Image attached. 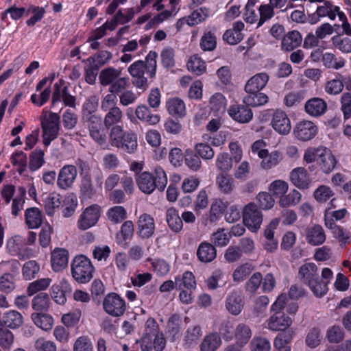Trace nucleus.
Listing matches in <instances>:
<instances>
[{
    "instance_id": "f257e3e1",
    "label": "nucleus",
    "mask_w": 351,
    "mask_h": 351,
    "mask_svg": "<svg viewBox=\"0 0 351 351\" xmlns=\"http://www.w3.org/2000/svg\"><path fill=\"white\" fill-rule=\"evenodd\" d=\"M269 80V76L265 72L258 73L250 77L245 86L246 95L243 97V103L253 107L266 104L269 97L261 91L266 86Z\"/></svg>"
},
{
    "instance_id": "f03ea898",
    "label": "nucleus",
    "mask_w": 351,
    "mask_h": 351,
    "mask_svg": "<svg viewBox=\"0 0 351 351\" xmlns=\"http://www.w3.org/2000/svg\"><path fill=\"white\" fill-rule=\"evenodd\" d=\"M158 54L150 51L145 58V62L137 60L128 67V72L133 77V84L138 88L145 90L148 87L147 78L144 76L146 70L148 75L152 78L156 75Z\"/></svg>"
},
{
    "instance_id": "7ed1b4c3",
    "label": "nucleus",
    "mask_w": 351,
    "mask_h": 351,
    "mask_svg": "<svg viewBox=\"0 0 351 351\" xmlns=\"http://www.w3.org/2000/svg\"><path fill=\"white\" fill-rule=\"evenodd\" d=\"M167 176L160 166L154 167L153 173L143 171L136 176L138 189L144 193L151 194L156 189L163 191L167 184Z\"/></svg>"
},
{
    "instance_id": "20e7f679",
    "label": "nucleus",
    "mask_w": 351,
    "mask_h": 351,
    "mask_svg": "<svg viewBox=\"0 0 351 351\" xmlns=\"http://www.w3.org/2000/svg\"><path fill=\"white\" fill-rule=\"evenodd\" d=\"M304 160L306 163L316 162L319 168L326 174L335 169L337 162L332 152L324 146L308 147L304 152Z\"/></svg>"
},
{
    "instance_id": "39448f33",
    "label": "nucleus",
    "mask_w": 351,
    "mask_h": 351,
    "mask_svg": "<svg viewBox=\"0 0 351 351\" xmlns=\"http://www.w3.org/2000/svg\"><path fill=\"white\" fill-rule=\"evenodd\" d=\"M40 121L43 131V142L45 147H47L51 141L58 137L60 130V116L45 108L42 110Z\"/></svg>"
},
{
    "instance_id": "423d86ee",
    "label": "nucleus",
    "mask_w": 351,
    "mask_h": 351,
    "mask_svg": "<svg viewBox=\"0 0 351 351\" xmlns=\"http://www.w3.org/2000/svg\"><path fill=\"white\" fill-rule=\"evenodd\" d=\"M95 267L90 260L84 255H79L74 258L71 263V274L73 278L80 283H87L93 277Z\"/></svg>"
},
{
    "instance_id": "0eeeda50",
    "label": "nucleus",
    "mask_w": 351,
    "mask_h": 351,
    "mask_svg": "<svg viewBox=\"0 0 351 351\" xmlns=\"http://www.w3.org/2000/svg\"><path fill=\"white\" fill-rule=\"evenodd\" d=\"M293 323L292 319L282 311L273 313L271 316L264 323V327L271 331H280L284 332L289 330Z\"/></svg>"
},
{
    "instance_id": "6e6552de",
    "label": "nucleus",
    "mask_w": 351,
    "mask_h": 351,
    "mask_svg": "<svg viewBox=\"0 0 351 351\" xmlns=\"http://www.w3.org/2000/svg\"><path fill=\"white\" fill-rule=\"evenodd\" d=\"M243 223L252 232H256L261 226L263 214L254 203L247 204L243 210Z\"/></svg>"
},
{
    "instance_id": "1a4fd4ad",
    "label": "nucleus",
    "mask_w": 351,
    "mask_h": 351,
    "mask_svg": "<svg viewBox=\"0 0 351 351\" xmlns=\"http://www.w3.org/2000/svg\"><path fill=\"white\" fill-rule=\"evenodd\" d=\"M104 311L113 317L122 316L126 310V303L123 298L116 293L108 294L103 302Z\"/></svg>"
},
{
    "instance_id": "9d476101",
    "label": "nucleus",
    "mask_w": 351,
    "mask_h": 351,
    "mask_svg": "<svg viewBox=\"0 0 351 351\" xmlns=\"http://www.w3.org/2000/svg\"><path fill=\"white\" fill-rule=\"evenodd\" d=\"M101 215V208L97 204L87 207L80 215L77 221V227L83 230L95 226Z\"/></svg>"
},
{
    "instance_id": "9b49d317",
    "label": "nucleus",
    "mask_w": 351,
    "mask_h": 351,
    "mask_svg": "<svg viewBox=\"0 0 351 351\" xmlns=\"http://www.w3.org/2000/svg\"><path fill=\"white\" fill-rule=\"evenodd\" d=\"M317 125L311 121L302 120L296 123L293 128L295 137L301 141H308L313 139L317 134Z\"/></svg>"
},
{
    "instance_id": "f8f14e48",
    "label": "nucleus",
    "mask_w": 351,
    "mask_h": 351,
    "mask_svg": "<svg viewBox=\"0 0 351 351\" xmlns=\"http://www.w3.org/2000/svg\"><path fill=\"white\" fill-rule=\"evenodd\" d=\"M271 125L273 129L281 135L288 134L291 129V121L287 113L280 109H277L272 114Z\"/></svg>"
},
{
    "instance_id": "ddd939ff",
    "label": "nucleus",
    "mask_w": 351,
    "mask_h": 351,
    "mask_svg": "<svg viewBox=\"0 0 351 351\" xmlns=\"http://www.w3.org/2000/svg\"><path fill=\"white\" fill-rule=\"evenodd\" d=\"M304 237L306 243L312 246H319L325 243L326 234L321 225L313 224L304 230Z\"/></svg>"
},
{
    "instance_id": "4468645a",
    "label": "nucleus",
    "mask_w": 351,
    "mask_h": 351,
    "mask_svg": "<svg viewBox=\"0 0 351 351\" xmlns=\"http://www.w3.org/2000/svg\"><path fill=\"white\" fill-rule=\"evenodd\" d=\"M77 168L74 165L63 166L58 173L57 184L62 189H67L73 185L77 177Z\"/></svg>"
},
{
    "instance_id": "2eb2a0df",
    "label": "nucleus",
    "mask_w": 351,
    "mask_h": 351,
    "mask_svg": "<svg viewBox=\"0 0 351 351\" xmlns=\"http://www.w3.org/2000/svg\"><path fill=\"white\" fill-rule=\"evenodd\" d=\"M228 112L232 119L241 123H249L253 117V112L247 104L231 105Z\"/></svg>"
},
{
    "instance_id": "dca6fc26",
    "label": "nucleus",
    "mask_w": 351,
    "mask_h": 351,
    "mask_svg": "<svg viewBox=\"0 0 351 351\" xmlns=\"http://www.w3.org/2000/svg\"><path fill=\"white\" fill-rule=\"evenodd\" d=\"M342 12L340 7L330 0L323 1L322 4L317 6L315 12L318 17L328 18L330 21H335Z\"/></svg>"
},
{
    "instance_id": "f3484780",
    "label": "nucleus",
    "mask_w": 351,
    "mask_h": 351,
    "mask_svg": "<svg viewBox=\"0 0 351 351\" xmlns=\"http://www.w3.org/2000/svg\"><path fill=\"white\" fill-rule=\"evenodd\" d=\"M328 105L326 101L319 97L309 99L304 105L305 112L310 116L319 117L324 114L327 111Z\"/></svg>"
},
{
    "instance_id": "a211bd4d",
    "label": "nucleus",
    "mask_w": 351,
    "mask_h": 351,
    "mask_svg": "<svg viewBox=\"0 0 351 351\" xmlns=\"http://www.w3.org/2000/svg\"><path fill=\"white\" fill-rule=\"evenodd\" d=\"M290 181L296 187L306 189L311 184V178L307 170L304 167L293 169L289 175Z\"/></svg>"
},
{
    "instance_id": "6ab92c4d",
    "label": "nucleus",
    "mask_w": 351,
    "mask_h": 351,
    "mask_svg": "<svg viewBox=\"0 0 351 351\" xmlns=\"http://www.w3.org/2000/svg\"><path fill=\"white\" fill-rule=\"evenodd\" d=\"M51 263L53 270L56 272L63 270L68 265L69 252L64 248L57 247L51 254Z\"/></svg>"
},
{
    "instance_id": "aec40b11",
    "label": "nucleus",
    "mask_w": 351,
    "mask_h": 351,
    "mask_svg": "<svg viewBox=\"0 0 351 351\" xmlns=\"http://www.w3.org/2000/svg\"><path fill=\"white\" fill-rule=\"evenodd\" d=\"M166 345V340L162 333H158L150 337L143 336L141 340V349L143 351H150L154 349L155 351H162Z\"/></svg>"
},
{
    "instance_id": "412c9836",
    "label": "nucleus",
    "mask_w": 351,
    "mask_h": 351,
    "mask_svg": "<svg viewBox=\"0 0 351 351\" xmlns=\"http://www.w3.org/2000/svg\"><path fill=\"white\" fill-rule=\"evenodd\" d=\"M298 277L307 285L315 282L319 278L317 265L314 263H306L302 265L299 269Z\"/></svg>"
},
{
    "instance_id": "4be33fe9",
    "label": "nucleus",
    "mask_w": 351,
    "mask_h": 351,
    "mask_svg": "<svg viewBox=\"0 0 351 351\" xmlns=\"http://www.w3.org/2000/svg\"><path fill=\"white\" fill-rule=\"evenodd\" d=\"M23 323V315L14 310L9 311L3 314L0 319V326L3 328L16 329Z\"/></svg>"
},
{
    "instance_id": "5701e85b",
    "label": "nucleus",
    "mask_w": 351,
    "mask_h": 351,
    "mask_svg": "<svg viewBox=\"0 0 351 351\" xmlns=\"http://www.w3.org/2000/svg\"><path fill=\"white\" fill-rule=\"evenodd\" d=\"M302 42V36L300 32L292 30L287 32L282 38L281 48L285 51H292L300 47Z\"/></svg>"
},
{
    "instance_id": "b1692460",
    "label": "nucleus",
    "mask_w": 351,
    "mask_h": 351,
    "mask_svg": "<svg viewBox=\"0 0 351 351\" xmlns=\"http://www.w3.org/2000/svg\"><path fill=\"white\" fill-rule=\"evenodd\" d=\"M138 232L142 238H149L154 232V219L149 215L143 214L138 220Z\"/></svg>"
},
{
    "instance_id": "393cba45",
    "label": "nucleus",
    "mask_w": 351,
    "mask_h": 351,
    "mask_svg": "<svg viewBox=\"0 0 351 351\" xmlns=\"http://www.w3.org/2000/svg\"><path fill=\"white\" fill-rule=\"evenodd\" d=\"M323 66L327 69L340 70L346 66V60L342 57L332 52H325L322 56Z\"/></svg>"
},
{
    "instance_id": "a878e982",
    "label": "nucleus",
    "mask_w": 351,
    "mask_h": 351,
    "mask_svg": "<svg viewBox=\"0 0 351 351\" xmlns=\"http://www.w3.org/2000/svg\"><path fill=\"white\" fill-rule=\"evenodd\" d=\"M43 212L36 207L27 208L25 210V223L29 229L38 228L44 219Z\"/></svg>"
},
{
    "instance_id": "bb28decb",
    "label": "nucleus",
    "mask_w": 351,
    "mask_h": 351,
    "mask_svg": "<svg viewBox=\"0 0 351 351\" xmlns=\"http://www.w3.org/2000/svg\"><path fill=\"white\" fill-rule=\"evenodd\" d=\"M294 335L295 331L293 330L278 333L274 341V351H291V343Z\"/></svg>"
},
{
    "instance_id": "cd10ccee",
    "label": "nucleus",
    "mask_w": 351,
    "mask_h": 351,
    "mask_svg": "<svg viewBox=\"0 0 351 351\" xmlns=\"http://www.w3.org/2000/svg\"><path fill=\"white\" fill-rule=\"evenodd\" d=\"M217 250L213 245L204 241L202 242L197 250V257L202 263H210L215 259Z\"/></svg>"
},
{
    "instance_id": "c85d7f7f",
    "label": "nucleus",
    "mask_w": 351,
    "mask_h": 351,
    "mask_svg": "<svg viewBox=\"0 0 351 351\" xmlns=\"http://www.w3.org/2000/svg\"><path fill=\"white\" fill-rule=\"evenodd\" d=\"M245 27L244 23L238 21L233 23L232 28L226 31L223 38L230 45H235L239 43L243 38L242 31Z\"/></svg>"
},
{
    "instance_id": "c756f323",
    "label": "nucleus",
    "mask_w": 351,
    "mask_h": 351,
    "mask_svg": "<svg viewBox=\"0 0 351 351\" xmlns=\"http://www.w3.org/2000/svg\"><path fill=\"white\" fill-rule=\"evenodd\" d=\"M228 202L221 199H216L212 204L207 217L206 224H215L228 206Z\"/></svg>"
},
{
    "instance_id": "7c9ffc66",
    "label": "nucleus",
    "mask_w": 351,
    "mask_h": 351,
    "mask_svg": "<svg viewBox=\"0 0 351 351\" xmlns=\"http://www.w3.org/2000/svg\"><path fill=\"white\" fill-rule=\"evenodd\" d=\"M252 336V331L249 325L240 323L234 328V340L237 345L244 347Z\"/></svg>"
},
{
    "instance_id": "2f4dec72",
    "label": "nucleus",
    "mask_w": 351,
    "mask_h": 351,
    "mask_svg": "<svg viewBox=\"0 0 351 351\" xmlns=\"http://www.w3.org/2000/svg\"><path fill=\"white\" fill-rule=\"evenodd\" d=\"M226 308L232 315H237L240 314L243 308V302L241 294L238 291H234L227 296Z\"/></svg>"
},
{
    "instance_id": "473e14b6",
    "label": "nucleus",
    "mask_w": 351,
    "mask_h": 351,
    "mask_svg": "<svg viewBox=\"0 0 351 351\" xmlns=\"http://www.w3.org/2000/svg\"><path fill=\"white\" fill-rule=\"evenodd\" d=\"M10 161L20 176L24 175L27 165V156L24 152L21 150L14 152L10 156Z\"/></svg>"
},
{
    "instance_id": "72a5a7b5",
    "label": "nucleus",
    "mask_w": 351,
    "mask_h": 351,
    "mask_svg": "<svg viewBox=\"0 0 351 351\" xmlns=\"http://www.w3.org/2000/svg\"><path fill=\"white\" fill-rule=\"evenodd\" d=\"M166 108L168 112L177 117H184L186 115V105L182 99L179 97H173L166 102Z\"/></svg>"
},
{
    "instance_id": "f704fd0d",
    "label": "nucleus",
    "mask_w": 351,
    "mask_h": 351,
    "mask_svg": "<svg viewBox=\"0 0 351 351\" xmlns=\"http://www.w3.org/2000/svg\"><path fill=\"white\" fill-rule=\"evenodd\" d=\"M227 99L221 93H215L209 99L208 107L215 114H223L226 108Z\"/></svg>"
},
{
    "instance_id": "c9c22d12",
    "label": "nucleus",
    "mask_w": 351,
    "mask_h": 351,
    "mask_svg": "<svg viewBox=\"0 0 351 351\" xmlns=\"http://www.w3.org/2000/svg\"><path fill=\"white\" fill-rule=\"evenodd\" d=\"M46 10L45 8L29 5L26 12V16H29V18L27 20L26 25L28 27H34L44 18Z\"/></svg>"
},
{
    "instance_id": "e433bc0d",
    "label": "nucleus",
    "mask_w": 351,
    "mask_h": 351,
    "mask_svg": "<svg viewBox=\"0 0 351 351\" xmlns=\"http://www.w3.org/2000/svg\"><path fill=\"white\" fill-rule=\"evenodd\" d=\"M182 328L183 322L182 317L176 314L171 315L167 322V333L174 340L179 338Z\"/></svg>"
},
{
    "instance_id": "4c0bfd02",
    "label": "nucleus",
    "mask_w": 351,
    "mask_h": 351,
    "mask_svg": "<svg viewBox=\"0 0 351 351\" xmlns=\"http://www.w3.org/2000/svg\"><path fill=\"white\" fill-rule=\"evenodd\" d=\"M326 228L330 230L332 236L341 245L349 243L351 240V233L349 230L338 224L324 225Z\"/></svg>"
},
{
    "instance_id": "58836bf2",
    "label": "nucleus",
    "mask_w": 351,
    "mask_h": 351,
    "mask_svg": "<svg viewBox=\"0 0 351 351\" xmlns=\"http://www.w3.org/2000/svg\"><path fill=\"white\" fill-rule=\"evenodd\" d=\"M261 167L265 170L271 169L276 167L283 159L282 153L279 150H274L265 154L261 158Z\"/></svg>"
},
{
    "instance_id": "ea45409f",
    "label": "nucleus",
    "mask_w": 351,
    "mask_h": 351,
    "mask_svg": "<svg viewBox=\"0 0 351 351\" xmlns=\"http://www.w3.org/2000/svg\"><path fill=\"white\" fill-rule=\"evenodd\" d=\"M134 230L133 222L130 220L125 221L121 225L120 230L116 234V243L119 245H123L125 241L132 238Z\"/></svg>"
},
{
    "instance_id": "a19ab883",
    "label": "nucleus",
    "mask_w": 351,
    "mask_h": 351,
    "mask_svg": "<svg viewBox=\"0 0 351 351\" xmlns=\"http://www.w3.org/2000/svg\"><path fill=\"white\" fill-rule=\"evenodd\" d=\"M221 345V339L217 332L206 335L200 345V351H216Z\"/></svg>"
},
{
    "instance_id": "79ce46f5",
    "label": "nucleus",
    "mask_w": 351,
    "mask_h": 351,
    "mask_svg": "<svg viewBox=\"0 0 351 351\" xmlns=\"http://www.w3.org/2000/svg\"><path fill=\"white\" fill-rule=\"evenodd\" d=\"M17 195L13 198L11 205V214L14 217L19 216L23 210L25 202L26 189L23 186H19Z\"/></svg>"
},
{
    "instance_id": "37998d69",
    "label": "nucleus",
    "mask_w": 351,
    "mask_h": 351,
    "mask_svg": "<svg viewBox=\"0 0 351 351\" xmlns=\"http://www.w3.org/2000/svg\"><path fill=\"white\" fill-rule=\"evenodd\" d=\"M199 47L204 51H213L217 47V36L212 30H206L203 33L200 40Z\"/></svg>"
},
{
    "instance_id": "c03bdc74",
    "label": "nucleus",
    "mask_w": 351,
    "mask_h": 351,
    "mask_svg": "<svg viewBox=\"0 0 351 351\" xmlns=\"http://www.w3.org/2000/svg\"><path fill=\"white\" fill-rule=\"evenodd\" d=\"M216 184L221 193L229 194L234 188V180L229 174L220 173L216 178Z\"/></svg>"
},
{
    "instance_id": "a18cd8bd",
    "label": "nucleus",
    "mask_w": 351,
    "mask_h": 351,
    "mask_svg": "<svg viewBox=\"0 0 351 351\" xmlns=\"http://www.w3.org/2000/svg\"><path fill=\"white\" fill-rule=\"evenodd\" d=\"M136 115L138 119L149 125H156L160 119L158 114H152L145 106H138L136 109Z\"/></svg>"
},
{
    "instance_id": "49530a36",
    "label": "nucleus",
    "mask_w": 351,
    "mask_h": 351,
    "mask_svg": "<svg viewBox=\"0 0 351 351\" xmlns=\"http://www.w3.org/2000/svg\"><path fill=\"white\" fill-rule=\"evenodd\" d=\"M342 78L343 76L337 73L336 78L326 81L324 84L325 92L330 95H337L340 94L344 88Z\"/></svg>"
},
{
    "instance_id": "de8ad7c7",
    "label": "nucleus",
    "mask_w": 351,
    "mask_h": 351,
    "mask_svg": "<svg viewBox=\"0 0 351 351\" xmlns=\"http://www.w3.org/2000/svg\"><path fill=\"white\" fill-rule=\"evenodd\" d=\"M167 222L169 228L175 232H180L183 228L182 219L178 215V210L174 208H170L167 211Z\"/></svg>"
},
{
    "instance_id": "09e8293b",
    "label": "nucleus",
    "mask_w": 351,
    "mask_h": 351,
    "mask_svg": "<svg viewBox=\"0 0 351 351\" xmlns=\"http://www.w3.org/2000/svg\"><path fill=\"white\" fill-rule=\"evenodd\" d=\"M210 9L206 7H201L191 12L187 16L188 25L194 26L205 21L210 16Z\"/></svg>"
},
{
    "instance_id": "8fccbe9b",
    "label": "nucleus",
    "mask_w": 351,
    "mask_h": 351,
    "mask_svg": "<svg viewBox=\"0 0 351 351\" xmlns=\"http://www.w3.org/2000/svg\"><path fill=\"white\" fill-rule=\"evenodd\" d=\"M121 141V146L118 149L130 154H134L138 147L136 134L132 132H128Z\"/></svg>"
},
{
    "instance_id": "3c124183",
    "label": "nucleus",
    "mask_w": 351,
    "mask_h": 351,
    "mask_svg": "<svg viewBox=\"0 0 351 351\" xmlns=\"http://www.w3.org/2000/svg\"><path fill=\"white\" fill-rule=\"evenodd\" d=\"M62 196L57 193H50L45 201V208L48 215H53L55 210L62 206Z\"/></svg>"
},
{
    "instance_id": "603ef678",
    "label": "nucleus",
    "mask_w": 351,
    "mask_h": 351,
    "mask_svg": "<svg viewBox=\"0 0 351 351\" xmlns=\"http://www.w3.org/2000/svg\"><path fill=\"white\" fill-rule=\"evenodd\" d=\"M176 286L178 289H194L196 286V282L193 273L191 271H186L182 276L176 277Z\"/></svg>"
},
{
    "instance_id": "864d4df0",
    "label": "nucleus",
    "mask_w": 351,
    "mask_h": 351,
    "mask_svg": "<svg viewBox=\"0 0 351 351\" xmlns=\"http://www.w3.org/2000/svg\"><path fill=\"white\" fill-rule=\"evenodd\" d=\"M45 150L35 149L29 154V168L32 171L38 170L45 164Z\"/></svg>"
},
{
    "instance_id": "5fc2aeb1",
    "label": "nucleus",
    "mask_w": 351,
    "mask_h": 351,
    "mask_svg": "<svg viewBox=\"0 0 351 351\" xmlns=\"http://www.w3.org/2000/svg\"><path fill=\"white\" fill-rule=\"evenodd\" d=\"M121 74V70L108 67L102 70L99 75V81L101 85H111Z\"/></svg>"
},
{
    "instance_id": "6e6d98bb",
    "label": "nucleus",
    "mask_w": 351,
    "mask_h": 351,
    "mask_svg": "<svg viewBox=\"0 0 351 351\" xmlns=\"http://www.w3.org/2000/svg\"><path fill=\"white\" fill-rule=\"evenodd\" d=\"M77 206V199L73 193L66 195L62 202V209L63 216L69 217L73 215Z\"/></svg>"
},
{
    "instance_id": "4d7b16f0",
    "label": "nucleus",
    "mask_w": 351,
    "mask_h": 351,
    "mask_svg": "<svg viewBox=\"0 0 351 351\" xmlns=\"http://www.w3.org/2000/svg\"><path fill=\"white\" fill-rule=\"evenodd\" d=\"M32 319L38 327L44 330H49L53 327V319L49 315L34 313L32 315Z\"/></svg>"
},
{
    "instance_id": "13d9d810",
    "label": "nucleus",
    "mask_w": 351,
    "mask_h": 351,
    "mask_svg": "<svg viewBox=\"0 0 351 351\" xmlns=\"http://www.w3.org/2000/svg\"><path fill=\"white\" fill-rule=\"evenodd\" d=\"M254 269V265L250 263H245L239 265L232 273V279L235 282H243Z\"/></svg>"
},
{
    "instance_id": "bf43d9fd",
    "label": "nucleus",
    "mask_w": 351,
    "mask_h": 351,
    "mask_svg": "<svg viewBox=\"0 0 351 351\" xmlns=\"http://www.w3.org/2000/svg\"><path fill=\"white\" fill-rule=\"evenodd\" d=\"M348 215L346 208L336 210H326L324 215V225L337 224L336 221L343 219Z\"/></svg>"
},
{
    "instance_id": "052dcab7",
    "label": "nucleus",
    "mask_w": 351,
    "mask_h": 351,
    "mask_svg": "<svg viewBox=\"0 0 351 351\" xmlns=\"http://www.w3.org/2000/svg\"><path fill=\"white\" fill-rule=\"evenodd\" d=\"M189 71L197 75L203 74L206 69L205 62L197 55L191 56L186 64Z\"/></svg>"
},
{
    "instance_id": "680f3d73",
    "label": "nucleus",
    "mask_w": 351,
    "mask_h": 351,
    "mask_svg": "<svg viewBox=\"0 0 351 351\" xmlns=\"http://www.w3.org/2000/svg\"><path fill=\"white\" fill-rule=\"evenodd\" d=\"M202 336V331L200 326L193 325L189 326L184 335V343L189 346L193 343H196L199 338Z\"/></svg>"
},
{
    "instance_id": "e2e57ef3",
    "label": "nucleus",
    "mask_w": 351,
    "mask_h": 351,
    "mask_svg": "<svg viewBox=\"0 0 351 351\" xmlns=\"http://www.w3.org/2000/svg\"><path fill=\"white\" fill-rule=\"evenodd\" d=\"M50 306V298L46 293H40L32 300V308L36 311H46Z\"/></svg>"
},
{
    "instance_id": "0e129e2a",
    "label": "nucleus",
    "mask_w": 351,
    "mask_h": 351,
    "mask_svg": "<svg viewBox=\"0 0 351 351\" xmlns=\"http://www.w3.org/2000/svg\"><path fill=\"white\" fill-rule=\"evenodd\" d=\"M25 238L20 235H15L8 240L7 249L12 255H17L25 247Z\"/></svg>"
},
{
    "instance_id": "69168bd1",
    "label": "nucleus",
    "mask_w": 351,
    "mask_h": 351,
    "mask_svg": "<svg viewBox=\"0 0 351 351\" xmlns=\"http://www.w3.org/2000/svg\"><path fill=\"white\" fill-rule=\"evenodd\" d=\"M108 111L104 117V123L106 128H109L111 126H115L114 125L121 121L123 113L119 107L110 109Z\"/></svg>"
},
{
    "instance_id": "338daca9",
    "label": "nucleus",
    "mask_w": 351,
    "mask_h": 351,
    "mask_svg": "<svg viewBox=\"0 0 351 351\" xmlns=\"http://www.w3.org/2000/svg\"><path fill=\"white\" fill-rule=\"evenodd\" d=\"M268 189L274 196L280 199L287 192L289 184L284 180H276L269 184Z\"/></svg>"
},
{
    "instance_id": "774afa93",
    "label": "nucleus",
    "mask_w": 351,
    "mask_h": 351,
    "mask_svg": "<svg viewBox=\"0 0 351 351\" xmlns=\"http://www.w3.org/2000/svg\"><path fill=\"white\" fill-rule=\"evenodd\" d=\"M107 216L112 223H119L126 218L127 212L123 206H115L108 210Z\"/></svg>"
}]
</instances>
